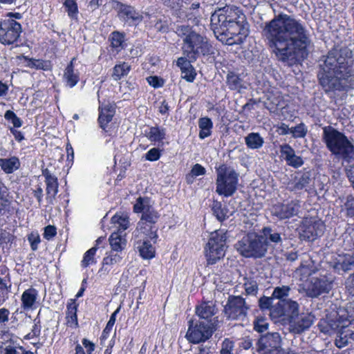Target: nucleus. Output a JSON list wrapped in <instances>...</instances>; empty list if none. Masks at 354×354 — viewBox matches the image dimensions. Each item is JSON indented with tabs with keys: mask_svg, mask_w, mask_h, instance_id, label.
Masks as SVG:
<instances>
[{
	"mask_svg": "<svg viewBox=\"0 0 354 354\" xmlns=\"http://www.w3.org/2000/svg\"><path fill=\"white\" fill-rule=\"evenodd\" d=\"M263 37L274 48L277 58L288 64L306 55L311 45L309 31L299 20L286 14H280L265 24Z\"/></svg>",
	"mask_w": 354,
	"mask_h": 354,
	"instance_id": "1",
	"label": "nucleus"
},
{
	"mask_svg": "<svg viewBox=\"0 0 354 354\" xmlns=\"http://www.w3.org/2000/svg\"><path fill=\"white\" fill-rule=\"evenodd\" d=\"M353 51L345 47L334 48L323 57L317 77L326 91H347L354 88Z\"/></svg>",
	"mask_w": 354,
	"mask_h": 354,
	"instance_id": "2",
	"label": "nucleus"
},
{
	"mask_svg": "<svg viewBox=\"0 0 354 354\" xmlns=\"http://www.w3.org/2000/svg\"><path fill=\"white\" fill-rule=\"evenodd\" d=\"M176 33L182 39L183 55L191 61H196L201 56L214 54V48L207 37L200 35L189 26H180Z\"/></svg>",
	"mask_w": 354,
	"mask_h": 354,
	"instance_id": "3",
	"label": "nucleus"
},
{
	"mask_svg": "<svg viewBox=\"0 0 354 354\" xmlns=\"http://www.w3.org/2000/svg\"><path fill=\"white\" fill-rule=\"evenodd\" d=\"M322 139L333 155L347 162L354 160V145L343 133L327 126L323 128Z\"/></svg>",
	"mask_w": 354,
	"mask_h": 354,
	"instance_id": "4",
	"label": "nucleus"
},
{
	"mask_svg": "<svg viewBox=\"0 0 354 354\" xmlns=\"http://www.w3.org/2000/svg\"><path fill=\"white\" fill-rule=\"evenodd\" d=\"M216 193L225 197L232 196L237 188L239 174L232 167L225 164L216 167Z\"/></svg>",
	"mask_w": 354,
	"mask_h": 354,
	"instance_id": "5",
	"label": "nucleus"
},
{
	"mask_svg": "<svg viewBox=\"0 0 354 354\" xmlns=\"http://www.w3.org/2000/svg\"><path fill=\"white\" fill-rule=\"evenodd\" d=\"M226 233L224 230L212 232L205 247V255L208 265H214L221 260L225 254Z\"/></svg>",
	"mask_w": 354,
	"mask_h": 354,
	"instance_id": "6",
	"label": "nucleus"
},
{
	"mask_svg": "<svg viewBox=\"0 0 354 354\" xmlns=\"http://www.w3.org/2000/svg\"><path fill=\"white\" fill-rule=\"evenodd\" d=\"M235 248L245 257L261 258L267 252L266 243L259 234L249 232L235 244Z\"/></svg>",
	"mask_w": 354,
	"mask_h": 354,
	"instance_id": "7",
	"label": "nucleus"
},
{
	"mask_svg": "<svg viewBox=\"0 0 354 354\" xmlns=\"http://www.w3.org/2000/svg\"><path fill=\"white\" fill-rule=\"evenodd\" d=\"M245 15L236 6H227L216 10L211 17V24L215 32L226 28L227 26L244 19Z\"/></svg>",
	"mask_w": 354,
	"mask_h": 354,
	"instance_id": "8",
	"label": "nucleus"
},
{
	"mask_svg": "<svg viewBox=\"0 0 354 354\" xmlns=\"http://www.w3.org/2000/svg\"><path fill=\"white\" fill-rule=\"evenodd\" d=\"M244 22L245 19H240L223 30H219L216 32L218 33L217 38L230 46L242 43L248 35V29Z\"/></svg>",
	"mask_w": 354,
	"mask_h": 354,
	"instance_id": "9",
	"label": "nucleus"
},
{
	"mask_svg": "<svg viewBox=\"0 0 354 354\" xmlns=\"http://www.w3.org/2000/svg\"><path fill=\"white\" fill-rule=\"evenodd\" d=\"M213 333L214 326L212 323L190 320L185 337L190 343L199 344L209 339Z\"/></svg>",
	"mask_w": 354,
	"mask_h": 354,
	"instance_id": "10",
	"label": "nucleus"
},
{
	"mask_svg": "<svg viewBox=\"0 0 354 354\" xmlns=\"http://www.w3.org/2000/svg\"><path fill=\"white\" fill-rule=\"evenodd\" d=\"M249 305L241 296L230 295L225 306L224 312L230 319L243 321L248 315Z\"/></svg>",
	"mask_w": 354,
	"mask_h": 354,
	"instance_id": "11",
	"label": "nucleus"
},
{
	"mask_svg": "<svg viewBox=\"0 0 354 354\" xmlns=\"http://www.w3.org/2000/svg\"><path fill=\"white\" fill-rule=\"evenodd\" d=\"M21 24L9 17L0 21V43L11 45L16 42L21 33Z\"/></svg>",
	"mask_w": 354,
	"mask_h": 354,
	"instance_id": "12",
	"label": "nucleus"
},
{
	"mask_svg": "<svg viewBox=\"0 0 354 354\" xmlns=\"http://www.w3.org/2000/svg\"><path fill=\"white\" fill-rule=\"evenodd\" d=\"M299 304L292 299L278 301L270 308V317L277 322L279 318L286 315L290 319L292 316L299 313Z\"/></svg>",
	"mask_w": 354,
	"mask_h": 354,
	"instance_id": "13",
	"label": "nucleus"
},
{
	"mask_svg": "<svg viewBox=\"0 0 354 354\" xmlns=\"http://www.w3.org/2000/svg\"><path fill=\"white\" fill-rule=\"evenodd\" d=\"M324 223L316 218H305L301 225V236L309 241H313L323 234Z\"/></svg>",
	"mask_w": 354,
	"mask_h": 354,
	"instance_id": "14",
	"label": "nucleus"
},
{
	"mask_svg": "<svg viewBox=\"0 0 354 354\" xmlns=\"http://www.w3.org/2000/svg\"><path fill=\"white\" fill-rule=\"evenodd\" d=\"M331 288V281L326 276L313 277L306 287V294L308 297H317L323 293H328Z\"/></svg>",
	"mask_w": 354,
	"mask_h": 354,
	"instance_id": "15",
	"label": "nucleus"
},
{
	"mask_svg": "<svg viewBox=\"0 0 354 354\" xmlns=\"http://www.w3.org/2000/svg\"><path fill=\"white\" fill-rule=\"evenodd\" d=\"M315 317L311 313H297L289 319V330L291 333L300 334L308 329L314 322Z\"/></svg>",
	"mask_w": 354,
	"mask_h": 354,
	"instance_id": "16",
	"label": "nucleus"
},
{
	"mask_svg": "<svg viewBox=\"0 0 354 354\" xmlns=\"http://www.w3.org/2000/svg\"><path fill=\"white\" fill-rule=\"evenodd\" d=\"M113 8L117 11L118 17L131 25H136L142 20V16L133 7L115 1Z\"/></svg>",
	"mask_w": 354,
	"mask_h": 354,
	"instance_id": "17",
	"label": "nucleus"
},
{
	"mask_svg": "<svg viewBox=\"0 0 354 354\" xmlns=\"http://www.w3.org/2000/svg\"><path fill=\"white\" fill-rule=\"evenodd\" d=\"M299 208V202L292 201L287 204H277L274 205L272 214L280 220L290 218L298 214Z\"/></svg>",
	"mask_w": 354,
	"mask_h": 354,
	"instance_id": "18",
	"label": "nucleus"
},
{
	"mask_svg": "<svg viewBox=\"0 0 354 354\" xmlns=\"http://www.w3.org/2000/svg\"><path fill=\"white\" fill-rule=\"evenodd\" d=\"M281 336L278 333H267L262 335L258 340L257 351L261 352L282 349L281 348Z\"/></svg>",
	"mask_w": 354,
	"mask_h": 354,
	"instance_id": "19",
	"label": "nucleus"
},
{
	"mask_svg": "<svg viewBox=\"0 0 354 354\" xmlns=\"http://www.w3.org/2000/svg\"><path fill=\"white\" fill-rule=\"evenodd\" d=\"M158 227L156 225H149L143 221H138L137 227L133 232V239H150L153 243L156 242Z\"/></svg>",
	"mask_w": 354,
	"mask_h": 354,
	"instance_id": "20",
	"label": "nucleus"
},
{
	"mask_svg": "<svg viewBox=\"0 0 354 354\" xmlns=\"http://www.w3.org/2000/svg\"><path fill=\"white\" fill-rule=\"evenodd\" d=\"M124 257V252H117L111 250L106 252L105 257L103 258L100 272L104 274H108L111 270L122 264Z\"/></svg>",
	"mask_w": 354,
	"mask_h": 354,
	"instance_id": "21",
	"label": "nucleus"
},
{
	"mask_svg": "<svg viewBox=\"0 0 354 354\" xmlns=\"http://www.w3.org/2000/svg\"><path fill=\"white\" fill-rule=\"evenodd\" d=\"M42 174L45 178L46 185V201L48 203L53 204L55 196L58 193L59 184L57 178L53 175L48 169L42 171Z\"/></svg>",
	"mask_w": 354,
	"mask_h": 354,
	"instance_id": "22",
	"label": "nucleus"
},
{
	"mask_svg": "<svg viewBox=\"0 0 354 354\" xmlns=\"http://www.w3.org/2000/svg\"><path fill=\"white\" fill-rule=\"evenodd\" d=\"M333 267L339 271H347L354 266V256L351 254H337L331 261Z\"/></svg>",
	"mask_w": 354,
	"mask_h": 354,
	"instance_id": "23",
	"label": "nucleus"
},
{
	"mask_svg": "<svg viewBox=\"0 0 354 354\" xmlns=\"http://www.w3.org/2000/svg\"><path fill=\"white\" fill-rule=\"evenodd\" d=\"M39 292L34 288L26 290L21 297V308L24 311L32 310L37 308L38 303Z\"/></svg>",
	"mask_w": 354,
	"mask_h": 354,
	"instance_id": "24",
	"label": "nucleus"
},
{
	"mask_svg": "<svg viewBox=\"0 0 354 354\" xmlns=\"http://www.w3.org/2000/svg\"><path fill=\"white\" fill-rule=\"evenodd\" d=\"M280 152L288 165L294 168H298L303 165L302 158L297 156L294 149L288 144L280 145Z\"/></svg>",
	"mask_w": 354,
	"mask_h": 354,
	"instance_id": "25",
	"label": "nucleus"
},
{
	"mask_svg": "<svg viewBox=\"0 0 354 354\" xmlns=\"http://www.w3.org/2000/svg\"><path fill=\"white\" fill-rule=\"evenodd\" d=\"M151 241L153 242L150 239L133 240L136 250L145 259H150L155 257L156 250L151 244Z\"/></svg>",
	"mask_w": 354,
	"mask_h": 354,
	"instance_id": "26",
	"label": "nucleus"
},
{
	"mask_svg": "<svg viewBox=\"0 0 354 354\" xmlns=\"http://www.w3.org/2000/svg\"><path fill=\"white\" fill-rule=\"evenodd\" d=\"M317 268L315 263L310 259L303 261L300 266L295 270L296 277L301 281H307L308 278L315 274Z\"/></svg>",
	"mask_w": 354,
	"mask_h": 354,
	"instance_id": "27",
	"label": "nucleus"
},
{
	"mask_svg": "<svg viewBox=\"0 0 354 354\" xmlns=\"http://www.w3.org/2000/svg\"><path fill=\"white\" fill-rule=\"evenodd\" d=\"M109 241L111 248V251L124 252L127 245V239L125 234H122V232H113L109 239Z\"/></svg>",
	"mask_w": 354,
	"mask_h": 354,
	"instance_id": "28",
	"label": "nucleus"
},
{
	"mask_svg": "<svg viewBox=\"0 0 354 354\" xmlns=\"http://www.w3.org/2000/svg\"><path fill=\"white\" fill-rule=\"evenodd\" d=\"M75 58H73L64 70L63 79L66 85L70 88L74 87L80 80L79 72L74 68L73 62Z\"/></svg>",
	"mask_w": 354,
	"mask_h": 354,
	"instance_id": "29",
	"label": "nucleus"
},
{
	"mask_svg": "<svg viewBox=\"0 0 354 354\" xmlns=\"http://www.w3.org/2000/svg\"><path fill=\"white\" fill-rule=\"evenodd\" d=\"M99 110L98 122L100 127L104 129L107 124L112 120L115 114V109L110 104H105L100 105Z\"/></svg>",
	"mask_w": 354,
	"mask_h": 354,
	"instance_id": "30",
	"label": "nucleus"
},
{
	"mask_svg": "<svg viewBox=\"0 0 354 354\" xmlns=\"http://www.w3.org/2000/svg\"><path fill=\"white\" fill-rule=\"evenodd\" d=\"M259 236L263 241H265L267 250L269 245H277L282 243L281 234L269 227H263L262 229L261 234H259Z\"/></svg>",
	"mask_w": 354,
	"mask_h": 354,
	"instance_id": "31",
	"label": "nucleus"
},
{
	"mask_svg": "<svg viewBox=\"0 0 354 354\" xmlns=\"http://www.w3.org/2000/svg\"><path fill=\"white\" fill-rule=\"evenodd\" d=\"M196 313L203 321L212 323L211 318L216 313L215 306L212 302H203L196 307Z\"/></svg>",
	"mask_w": 354,
	"mask_h": 354,
	"instance_id": "32",
	"label": "nucleus"
},
{
	"mask_svg": "<svg viewBox=\"0 0 354 354\" xmlns=\"http://www.w3.org/2000/svg\"><path fill=\"white\" fill-rule=\"evenodd\" d=\"M187 4L183 0H163V3L175 10L176 15L182 20L192 19L190 14L183 10V3Z\"/></svg>",
	"mask_w": 354,
	"mask_h": 354,
	"instance_id": "33",
	"label": "nucleus"
},
{
	"mask_svg": "<svg viewBox=\"0 0 354 354\" xmlns=\"http://www.w3.org/2000/svg\"><path fill=\"white\" fill-rule=\"evenodd\" d=\"M20 161L17 156L0 158V167L7 174H12L20 167Z\"/></svg>",
	"mask_w": 354,
	"mask_h": 354,
	"instance_id": "34",
	"label": "nucleus"
},
{
	"mask_svg": "<svg viewBox=\"0 0 354 354\" xmlns=\"http://www.w3.org/2000/svg\"><path fill=\"white\" fill-rule=\"evenodd\" d=\"M111 223L118 228V232H122V234H124V231L129 227V216L124 212L116 213L111 218Z\"/></svg>",
	"mask_w": 354,
	"mask_h": 354,
	"instance_id": "35",
	"label": "nucleus"
},
{
	"mask_svg": "<svg viewBox=\"0 0 354 354\" xmlns=\"http://www.w3.org/2000/svg\"><path fill=\"white\" fill-rule=\"evenodd\" d=\"M131 69V65L125 62H119L113 68L112 77L118 81L127 76Z\"/></svg>",
	"mask_w": 354,
	"mask_h": 354,
	"instance_id": "36",
	"label": "nucleus"
},
{
	"mask_svg": "<svg viewBox=\"0 0 354 354\" xmlns=\"http://www.w3.org/2000/svg\"><path fill=\"white\" fill-rule=\"evenodd\" d=\"M77 310V305L75 301L71 300L68 303L66 318L68 326L73 328H76L78 326Z\"/></svg>",
	"mask_w": 354,
	"mask_h": 354,
	"instance_id": "37",
	"label": "nucleus"
},
{
	"mask_svg": "<svg viewBox=\"0 0 354 354\" xmlns=\"http://www.w3.org/2000/svg\"><path fill=\"white\" fill-rule=\"evenodd\" d=\"M145 135L151 142H160L165 138L166 131L163 128L151 127L145 131Z\"/></svg>",
	"mask_w": 354,
	"mask_h": 354,
	"instance_id": "38",
	"label": "nucleus"
},
{
	"mask_svg": "<svg viewBox=\"0 0 354 354\" xmlns=\"http://www.w3.org/2000/svg\"><path fill=\"white\" fill-rule=\"evenodd\" d=\"M198 127L200 129L199 138L205 139L212 133L213 123L210 118L207 117L201 118L198 120Z\"/></svg>",
	"mask_w": 354,
	"mask_h": 354,
	"instance_id": "39",
	"label": "nucleus"
},
{
	"mask_svg": "<svg viewBox=\"0 0 354 354\" xmlns=\"http://www.w3.org/2000/svg\"><path fill=\"white\" fill-rule=\"evenodd\" d=\"M245 142L247 147L252 149L261 148L263 143V138L259 133H250L245 138Z\"/></svg>",
	"mask_w": 354,
	"mask_h": 354,
	"instance_id": "40",
	"label": "nucleus"
},
{
	"mask_svg": "<svg viewBox=\"0 0 354 354\" xmlns=\"http://www.w3.org/2000/svg\"><path fill=\"white\" fill-rule=\"evenodd\" d=\"M227 84L231 90L240 91L246 86L241 77L234 73H230L227 76Z\"/></svg>",
	"mask_w": 354,
	"mask_h": 354,
	"instance_id": "41",
	"label": "nucleus"
},
{
	"mask_svg": "<svg viewBox=\"0 0 354 354\" xmlns=\"http://www.w3.org/2000/svg\"><path fill=\"white\" fill-rule=\"evenodd\" d=\"M291 290L289 286L283 285L277 286L274 288L272 292V298L278 299L279 301H285L288 299L287 297H289Z\"/></svg>",
	"mask_w": 354,
	"mask_h": 354,
	"instance_id": "42",
	"label": "nucleus"
},
{
	"mask_svg": "<svg viewBox=\"0 0 354 354\" xmlns=\"http://www.w3.org/2000/svg\"><path fill=\"white\" fill-rule=\"evenodd\" d=\"M109 40L111 46L118 53L123 48L124 35L119 32H113L111 34Z\"/></svg>",
	"mask_w": 354,
	"mask_h": 354,
	"instance_id": "43",
	"label": "nucleus"
},
{
	"mask_svg": "<svg viewBox=\"0 0 354 354\" xmlns=\"http://www.w3.org/2000/svg\"><path fill=\"white\" fill-rule=\"evenodd\" d=\"M153 208L150 205V201L148 198L139 197L133 206V211L136 213H144Z\"/></svg>",
	"mask_w": 354,
	"mask_h": 354,
	"instance_id": "44",
	"label": "nucleus"
},
{
	"mask_svg": "<svg viewBox=\"0 0 354 354\" xmlns=\"http://www.w3.org/2000/svg\"><path fill=\"white\" fill-rule=\"evenodd\" d=\"M352 333L348 330L342 329L338 332L335 339V345L338 348H343L346 346L351 339Z\"/></svg>",
	"mask_w": 354,
	"mask_h": 354,
	"instance_id": "45",
	"label": "nucleus"
},
{
	"mask_svg": "<svg viewBox=\"0 0 354 354\" xmlns=\"http://www.w3.org/2000/svg\"><path fill=\"white\" fill-rule=\"evenodd\" d=\"M310 182V176L308 174H303L300 177L295 178L292 189L294 191L301 190L306 188Z\"/></svg>",
	"mask_w": 354,
	"mask_h": 354,
	"instance_id": "46",
	"label": "nucleus"
},
{
	"mask_svg": "<svg viewBox=\"0 0 354 354\" xmlns=\"http://www.w3.org/2000/svg\"><path fill=\"white\" fill-rule=\"evenodd\" d=\"M97 250V248L95 246L86 252L81 262V265L83 268H86L88 266L95 264L96 263L95 255L96 254Z\"/></svg>",
	"mask_w": 354,
	"mask_h": 354,
	"instance_id": "47",
	"label": "nucleus"
},
{
	"mask_svg": "<svg viewBox=\"0 0 354 354\" xmlns=\"http://www.w3.org/2000/svg\"><path fill=\"white\" fill-rule=\"evenodd\" d=\"M158 214L157 212L153 208L142 214V217L139 221H143L149 225H156L158 219Z\"/></svg>",
	"mask_w": 354,
	"mask_h": 354,
	"instance_id": "48",
	"label": "nucleus"
},
{
	"mask_svg": "<svg viewBox=\"0 0 354 354\" xmlns=\"http://www.w3.org/2000/svg\"><path fill=\"white\" fill-rule=\"evenodd\" d=\"M212 210L214 215L220 221L225 220L227 217L225 209L222 207L221 203L218 201L213 202L212 205Z\"/></svg>",
	"mask_w": 354,
	"mask_h": 354,
	"instance_id": "49",
	"label": "nucleus"
},
{
	"mask_svg": "<svg viewBox=\"0 0 354 354\" xmlns=\"http://www.w3.org/2000/svg\"><path fill=\"white\" fill-rule=\"evenodd\" d=\"M64 6L66 8V10L68 13V15L71 18H76L77 15L78 13V8L75 1L65 0V1L64 2Z\"/></svg>",
	"mask_w": 354,
	"mask_h": 354,
	"instance_id": "50",
	"label": "nucleus"
},
{
	"mask_svg": "<svg viewBox=\"0 0 354 354\" xmlns=\"http://www.w3.org/2000/svg\"><path fill=\"white\" fill-rule=\"evenodd\" d=\"M307 127L304 123H300L298 125L292 127L291 134L295 138H304L307 134Z\"/></svg>",
	"mask_w": 354,
	"mask_h": 354,
	"instance_id": "51",
	"label": "nucleus"
},
{
	"mask_svg": "<svg viewBox=\"0 0 354 354\" xmlns=\"http://www.w3.org/2000/svg\"><path fill=\"white\" fill-rule=\"evenodd\" d=\"M4 118L6 120L11 121L14 127L19 128L22 126V120L12 111L8 110L4 114Z\"/></svg>",
	"mask_w": 354,
	"mask_h": 354,
	"instance_id": "52",
	"label": "nucleus"
},
{
	"mask_svg": "<svg viewBox=\"0 0 354 354\" xmlns=\"http://www.w3.org/2000/svg\"><path fill=\"white\" fill-rule=\"evenodd\" d=\"M7 196L6 187L0 183V213L8 205V200L7 198Z\"/></svg>",
	"mask_w": 354,
	"mask_h": 354,
	"instance_id": "53",
	"label": "nucleus"
},
{
	"mask_svg": "<svg viewBox=\"0 0 354 354\" xmlns=\"http://www.w3.org/2000/svg\"><path fill=\"white\" fill-rule=\"evenodd\" d=\"M243 223L245 225V230L254 229V227L257 225V216L252 214L249 216H244Z\"/></svg>",
	"mask_w": 354,
	"mask_h": 354,
	"instance_id": "54",
	"label": "nucleus"
},
{
	"mask_svg": "<svg viewBox=\"0 0 354 354\" xmlns=\"http://www.w3.org/2000/svg\"><path fill=\"white\" fill-rule=\"evenodd\" d=\"M274 298H272V295L271 297H262L259 300V308L262 310H269L270 311V308L274 306L272 305Z\"/></svg>",
	"mask_w": 354,
	"mask_h": 354,
	"instance_id": "55",
	"label": "nucleus"
},
{
	"mask_svg": "<svg viewBox=\"0 0 354 354\" xmlns=\"http://www.w3.org/2000/svg\"><path fill=\"white\" fill-rule=\"evenodd\" d=\"M182 78L185 79L188 82H192L196 78V71L193 66L190 68H187V70L181 71Z\"/></svg>",
	"mask_w": 354,
	"mask_h": 354,
	"instance_id": "56",
	"label": "nucleus"
},
{
	"mask_svg": "<svg viewBox=\"0 0 354 354\" xmlns=\"http://www.w3.org/2000/svg\"><path fill=\"white\" fill-rule=\"evenodd\" d=\"M160 157V151L158 148H152L145 155V158L149 161H156Z\"/></svg>",
	"mask_w": 354,
	"mask_h": 354,
	"instance_id": "57",
	"label": "nucleus"
},
{
	"mask_svg": "<svg viewBox=\"0 0 354 354\" xmlns=\"http://www.w3.org/2000/svg\"><path fill=\"white\" fill-rule=\"evenodd\" d=\"M28 240L30 242L32 250L35 251L38 248V245L41 242L40 237L38 233L32 232L29 234Z\"/></svg>",
	"mask_w": 354,
	"mask_h": 354,
	"instance_id": "58",
	"label": "nucleus"
},
{
	"mask_svg": "<svg viewBox=\"0 0 354 354\" xmlns=\"http://www.w3.org/2000/svg\"><path fill=\"white\" fill-rule=\"evenodd\" d=\"M234 348V343L232 341L225 339L222 343L221 354H234L232 353Z\"/></svg>",
	"mask_w": 354,
	"mask_h": 354,
	"instance_id": "59",
	"label": "nucleus"
},
{
	"mask_svg": "<svg viewBox=\"0 0 354 354\" xmlns=\"http://www.w3.org/2000/svg\"><path fill=\"white\" fill-rule=\"evenodd\" d=\"M347 214L350 216H354V197L349 196L347 197L344 204Z\"/></svg>",
	"mask_w": 354,
	"mask_h": 354,
	"instance_id": "60",
	"label": "nucleus"
},
{
	"mask_svg": "<svg viewBox=\"0 0 354 354\" xmlns=\"http://www.w3.org/2000/svg\"><path fill=\"white\" fill-rule=\"evenodd\" d=\"M192 62V61L185 56V57H179L177 60L176 64L180 68V71L187 70V68H190L193 66L191 64Z\"/></svg>",
	"mask_w": 354,
	"mask_h": 354,
	"instance_id": "61",
	"label": "nucleus"
},
{
	"mask_svg": "<svg viewBox=\"0 0 354 354\" xmlns=\"http://www.w3.org/2000/svg\"><path fill=\"white\" fill-rule=\"evenodd\" d=\"M258 290L256 282L252 281L245 283V291L248 295H254Z\"/></svg>",
	"mask_w": 354,
	"mask_h": 354,
	"instance_id": "62",
	"label": "nucleus"
},
{
	"mask_svg": "<svg viewBox=\"0 0 354 354\" xmlns=\"http://www.w3.org/2000/svg\"><path fill=\"white\" fill-rule=\"evenodd\" d=\"M149 85L154 88H159L163 86V80L157 76H149L147 78Z\"/></svg>",
	"mask_w": 354,
	"mask_h": 354,
	"instance_id": "63",
	"label": "nucleus"
},
{
	"mask_svg": "<svg viewBox=\"0 0 354 354\" xmlns=\"http://www.w3.org/2000/svg\"><path fill=\"white\" fill-rule=\"evenodd\" d=\"M56 234V228L53 225H48L44 228V237L47 240L53 238Z\"/></svg>",
	"mask_w": 354,
	"mask_h": 354,
	"instance_id": "64",
	"label": "nucleus"
}]
</instances>
